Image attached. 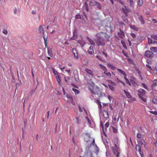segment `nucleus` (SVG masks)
Here are the masks:
<instances>
[{"label":"nucleus","mask_w":157,"mask_h":157,"mask_svg":"<svg viewBox=\"0 0 157 157\" xmlns=\"http://www.w3.org/2000/svg\"><path fill=\"white\" fill-rule=\"evenodd\" d=\"M148 39L149 40V39H151L150 38H148Z\"/></svg>","instance_id":"24"},{"label":"nucleus","mask_w":157,"mask_h":157,"mask_svg":"<svg viewBox=\"0 0 157 157\" xmlns=\"http://www.w3.org/2000/svg\"><path fill=\"white\" fill-rule=\"evenodd\" d=\"M86 1H88L89 0H85Z\"/></svg>","instance_id":"25"},{"label":"nucleus","mask_w":157,"mask_h":157,"mask_svg":"<svg viewBox=\"0 0 157 157\" xmlns=\"http://www.w3.org/2000/svg\"><path fill=\"white\" fill-rule=\"evenodd\" d=\"M130 27L132 29L134 30L137 31L138 30V29L136 27V26L135 25H133L130 26Z\"/></svg>","instance_id":"9"},{"label":"nucleus","mask_w":157,"mask_h":157,"mask_svg":"<svg viewBox=\"0 0 157 157\" xmlns=\"http://www.w3.org/2000/svg\"><path fill=\"white\" fill-rule=\"evenodd\" d=\"M32 13L33 14H34L36 13V12L35 11H33L32 12Z\"/></svg>","instance_id":"17"},{"label":"nucleus","mask_w":157,"mask_h":157,"mask_svg":"<svg viewBox=\"0 0 157 157\" xmlns=\"http://www.w3.org/2000/svg\"><path fill=\"white\" fill-rule=\"evenodd\" d=\"M38 17H39V18H40V16H38Z\"/></svg>","instance_id":"26"},{"label":"nucleus","mask_w":157,"mask_h":157,"mask_svg":"<svg viewBox=\"0 0 157 157\" xmlns=\"http://www.w3.org/2000/svg\"><path fill=\"white\" fill-rule=\"evenodd\" d=\"M119 23L122 26H123L124 25H125L124 23L122 21H121L119 22Z\"/></svg>","instance_id":"13"},{"label":"nucleus","mask_w":157,"mask_h":157,"mask_svg":"<svg viewBox=\"0 0 157 157\" xmlns=\"http://www.w3.org/2000/svg\"><path fill=\"white\" fill-rule=\"evenodd\" d=\"M118 34L119 36L122 39H123V37L124 36V33L123 31H121V29H120V32H118Z\"/></svg>","instance_id":"4"},{"label":"nucleus","mask_w":157,"mask_h":157,"mask_svg":"<svg viewBox=\"0 0 157 157\" xmlns=\"http://www.w3.org/2000/svg\"><path fill=\"white\" fill-rule=\"evenodd\" d=\"M96 6H97V8L99 10H101L102 8L101 6V4L98 2H97Z\"/></svg>","instance_id":"7"},{"label":"nucleus","mask_w":157,"mask_h":157,"mask_svg":"<svg viewBox=\"0 0 157 157\" xmlns=\"http://www.w3.org/2000/svg\"><path fill=\"white\" fill-rule=\"evenodd\" d=\"M55 32V30H54V31H53L52 32V33H53L54 32Z\"/></svg>","instance_id":"21"},{"label":"nucleus","mask_w":157,"mask_h":157,"mask_svg":"<svg viewBox=\"0 0 157 157\" xmlns=\"http://www.w3.org/2000/svg\"><path fill=\"white\" fill-rule=\"evenodd\" d=\"M138 5L139 6H141L143 4V0H139L137 2Z\"/></svg>","instance_id":"8"},{"label":"nucleus","mask_w":157,"mask_h":157,"mask_svg":"<svg viewBox=\"0 0 157 157\" xmlns=\"http://www.w3.org/2000/svg\"><path fill=\"white\" fill-rule=\"evenodd\" d=\"M101 1H104V0H100Z\"/></svg>","instance_id":"23"},{"label":"nucleus","mask_w":157,"mask_h":157,"mask_svg":"<svg viewBox=\"0 0 157 157\" xmlns=\"http://www.w3.org/2000/svg\"><path fill=\"white\" fill-rule=\"evenodd\" d=\"M124 21L126 23H127L128 22V20L127 19H125L124 20Z\"/></svg>","instance_id":"18"},{"label":"nucleus","mask_w":157,"mask_h":157,"mask_svg":"<svg viewBox=\"0 0 157 157\" xmlns=\"http://www.w3.org/2000/svg\"><path fill=\"white\" fill-rule=\"evenodd\" d=\"M152 21H154V23H157V21L154 19H152Z\"/></svg>","instance_id":"15"},{"label":"nucleus","mask_w":157,"mask_h":157,"mask_svg":"<svg viewBox=\"0 0 157 157\" xmlns=\"http://www.w3.org/2000/svg\"><path fill=\"white\" fill-rule=\"evenodd\" d=\"M109 0L110 1V2H111L112 4H113L114 2L113 1V0Z\"/></svg>","instance_id":"19"},{"label":"nucleus","mask_w":157,"mask_h":157,"mask_svg":"<svg viewBox=\"0 0 157 157\" xmlns=\"http://www.w3.org/2000/svg\"><path fill=\"white\" fill-rule=\"evenodd\" d=\"M75 18L76 19H81V16L79 14H77L75 16Z\"/></svg>","instance_id":"11"},{"label":"nucleus","mask_w":157,"mask_h":157,"mask_svg":"<svg viewBox=\"0 0 157 157\" xmlns=\"http://www.w3.org/2000/svg\"><path fill=\"white\" fill-rule=\"evenodd\" d=\"M97 2L94 0H91L90 1L89 4L90 6H96Z\"/></svg>","instance_id":"3"},{"label":"nucleus","mask_w":157,"mask_h":157,"mask_svg":"<svg viewBox=\"0 0 157 157\" xmlns=\"http://www.w3.org/2000/svg\"><path fill=\"white\" fill-rule=\"evenodd\" d=\"M86 37H87V39H88V40H89V39H90V38H89V37H88V36H86Z\"/></svg>","instance_id":"20"},{"label":"nucleus","mask_w":157,"mask_h":157,"mask_svg":"<svg viewBox=\"0 0 157 157\" xmlns=\"http://www.w3.org/2000/svg\"><path fill=\"white\" fill-rule=\"evenodd\" d=\"M128 2L129 3L130 7H133L134 5V2L133 0H127Z\"/></svg>","instance_id":"5"},{"label":"nucleus","mask_w":157,"mask_h":157,"mask_svg":"<svg viewBox=\"0 0 157 157\" xmlns=\"http://www.w3.org/2000/svg\"><path fill=\"white\" fill-rule=\"evenodd\" d=\"M138 19L141 22V23L142 24H144L145 23V21L143 19V17L142 16L139 17Z\"/></svg>","instance_id":"6"},{"label":"nucleus","mask_w":157,"mask_h":157,"mask_svg":"<svg viewBox=\"0 0 157 157\" xmlns=\"http://www.w3.org/2000/svg\"><path fill=\"white\" fill-rule=\"evenodd\" d=\"M85 16V17H87V16H86H86Z\"/></svg>","instance_id":"27"},{"label":"nucleus","mask_w":157,"mask_h":157,"mask_svg":"<svg viewBox=\"0 0 157 157\" xmlns=\"http://www.w3.org/2000/svg\"><path fill=\"white\" fill-rule=\"evenodd\" d=\"M2 32L3 34L6 35H7L8 33L7 30L5 29H4L3 30Z\"/></svg>","instance_id":"10"},{"label":"nucleus","mask_w":157,"mask_h":157,"mask_svg":"<svg viewBox=\"0 0 157 157\" xmlns=\"http://www.w3.org/2000/svg\"><path fill=\"white\" fill-rule=\"evenodd\" d=\"M79 36H76L75 35V33H74V34H73V39H78V38H79Z\"/></svg>","instance_id":"12"},{"label":"nucleus","mask_w":157,"mask_h":157,"mask_svg":"<svg viewBox=\"0 0 157 157\" xmlns=\"http://www.w3.org/2000/svg\"><path fill=\"white\" fill-rule=\"evenodd\" d=\"M97 39H108L109 36L105 33L101 32L96 35Z\"/></svg>","instance_id":"1"},{"label":"nucleus","mask_w":157,"mask_h":157,"mask_svg":"<svg viewBox=\"0 0 157 157\" xmlns=\"http://www.w3.org/2000/svg\"><path fill=\"white\" fill-rule=\"evenodd\" d=\"M38 31L39 33L42 34V36L43 37L44 39H47V37H46L44 36V30L42 27L41 25H40L38 28Z\"/></svg>","instance_id":"2"},{"label":"nucleus","mask_w":157,"mask_h":157,"mask_svg":"<svg viewBox=\"0 0 157 157\" xmlns=\"http://www.w3.org/2000/svg\"><path fill=\"white\" fill-rule=\"evenodd\" d=\"M14 13L15 14H16L17 13V9H16V8H15L14 9Z\"/></svg>","instance_id":"16"},{"label":"nucleus","mask_w":157,"mask_h":157,"mask_svg":"<svg viewBox=\"0 0 157 157\" xmlns=\"http://www.w3.org/2000/svg\"><path fill=\"white\" fill-rule=\"evenodd\" d=\"M131 35L133 37V38H135L136 36V35L134 33H131Z\"/></svg>","instance_id":"14"},{"label":"nucleus","mask_w":157,"mask_h":157,"mask_svg":"<svg viewBox=\"0 0 157 157\" xmlns=\"http://www.w3.org/2000/svg\"><path fill=\"white\" fill-rule=\"evenodd\" d=\"M48 29V26L47 27V29Z\"/></svg>","instance_id":"22"}]
</instances>
